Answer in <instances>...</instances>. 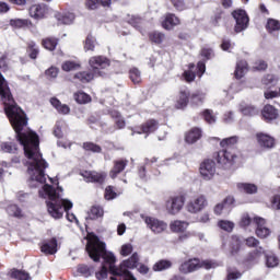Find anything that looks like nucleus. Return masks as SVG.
I'll list each match as a JSON object with an SVG mask.
<instances>
[{
  "instance_id": "obj_32",
  "label": "nucleus",
  "mask_w": 280,
  "mask_h": 280,
  "mask_svg": "<svg viewBox=\"0 0 280 280\" xmlns=\"http://www.w3.org/2000/svg\"><path fill=\"white\" fill-rule=\"evenodd\" d=\"M110 117L115 119V126L118 130L126 128V120L121 117V114L119 112L112 110Z\"/></svg>"
},
{
  "instance_id": "obj_62",
  "label": "nucleus",
  "mask_w": 280,
  "mask_h": 280,
  "mask_svg": "<svg viewBox=\"0 0 280 280\" xmlns=\"http://www.w3.org/2000/svg\"><path fill=\"white\" fill-rule=\"evenodd\" d=\"M271 207L272 209H276L277 211L280 210V195L273 196L271 200Z\"/></svg>"
},
{
  "instance_id": "obj_36",
  "label": "nucleus",
  "mask_w": 280,
  "mask_h": 280,
  "mask_svg": "<svg viewBox=\"0 0 280 280\" xmlns=\"http://www.w3.org/2000/svg\"><path fill=\"white\" fill-rule=\"evenodd\" d=\"M11 279H19V280H30L32 277H30V273L23 270L13 269L11 271Z\"/></svg>"
},
{
  "instance_id": "obj_31",
  "label": "nucleus",
  "mask_w": 280,
  "mask_h": 280,
  "mask_svg": "<svg viewBox=\"0 0 280 280\" xmlns=\"http://www.w3.org/2000/svg\"><path fill=\"white\" fill-rule=\"evenodd\" d=\"M57 21H59L60 25H71L75 19L73 13H65V14H56Z\"/></svg>"
},
{
  "instance_id": "obj_14",
  "label": "nucleus",
  "mask_w": 280,
  "mask_h": 280,
  "mask_svg": "<svg viewBox=\"0 0 280 280\" xmlns=\"http://www.w3.org/2000/svg\"><path fill=\"white\" fill-rule=\"evenodd\" d=\"M253 222H255L257 229H256V235L258 237H268L270 235V229L266 228V220L264 218H254Z\"/></svg>"
},
{
  "instance_id": "obj_63",
  "label": "nucleus",
  "mask_w": 280,
  "mask_h": 280,
  "mask_svg": "<svg viewBox=\"0 0 280 280\" xmlns=\"http://www.w3.org/2000/svg\"><path fill=\"white\" fill-rule=\"evenodd\" d=\"M253 223V220L248 214H243L241 219V226H249Z\"/></svg>"
},
{
  "instance_id": "obj_34",
  "label": "nucleus",
  "mask_w": 280,
  "mask_h": 280,
  "mask_svg": "<svg viewBox=\"0 0 280 280\" xmlns=\"http://www.w3.org/2000/svg\"><path fill=\"white\" fill-rule=\"evenodd\" d=\"M42 45L43 47H45V49H48V51H54V49H56V47L58 46V39L54 37H48L43 39Z\"/></svg>"
},
{
  "instance_id": "obj_25",
  "label": "nucleus",
  "mask_w": 280,
  "mask_h": 280,
  "mask_svg": "<svg viewBox=\"0 0 280 280\" xmlns=\"http://www.w3.org/2000/svg\"><path fill=\"white\" fill-rule=\"evenodd\" d=\"M50 104L60 115H69V113H71V108H69L67 104H62L60 100L56 97L50 98Z\"/></svg>"
},
{
  "instance_id": "obj_16",
  "label": "nucleus",
  "mask_w": 280,
  "mask_h": 280,
  "mask_svg": "<svg viewBox=\"0 0 280 280\" xmlns=\"http://www.w3.org/2000/svg\"><path fill=\"white\" fill-rule=\"evenodd\" d=\"M158 128L159 121H156L155 119H150L141 126L142 131H132L131 135L135 136V132H137V135H142L143 132L144 135L149 136L151 132H155Z\"/></svg>"
},
{
  "instance_id": "obj_7",
  "label": "nucleus",
  "mask_w": 280,
  "mask_h": 280,
  "mask_svg": "<svg viewBox=\"0 0 280 280\" xmlns=\"http://www.w3.org/2000/svg\"><path fill=\"white\" fill-rule=\"evenodd\" d=\"M142 220L147 224L148 229L152 231L155 235H160V233H164L167 231V223L165 221H161L154 217H145L142 215Z\"/></svg>"
},
{
  "instance_id": "obj_38",
  "label": "nucleus",
  "mask_w": 280,
  "mask_h": 280,
  "mask_svg": "<svg viewBox=\"0 0 280 280\" xmlns=\"http://www.w3.org/2000/svg\"><path fill=\"white\" fill-rule=\"evenodd\" d=\"M1 150L7 152L8 154H16L19 148L16 147V143H14V142H2Z\"/></svg>"
},
{
  "instance_id": "obj_53",
  "label": "nucleus",
  "mask_w": 280,
  "mask_h": 280,
  "mask_svg": "<svg viewBox=\"0 0 280 280\" xmlns=\"http://www.w3.org/2000/svg\"><path fill=\"white\" fill-rule=\"evenodd\" d=\"M28 21L27 20H21V19H14L10 21L11 27H16L18 30H21V27L27 26Z\"/></svg>"
},
{
  "instance_id": "obj_1",
  "label": "nucleus",
  "mask_w": 280,
  "mask_h": 280,
  "mask_svg": "<svg viewBox=\"0 0 280 280\" xmlns=\"http://www.w3.org/2000/svg\"><path fill=\"white\" fill-rule=\"evenodd\" d=\"M23 145L24 154L26 158L27 173H28V186L32 189L40 187L38 194L39 198H45L47 205V211L54 220H60L65 212H67V220L69 222H78L75 214L69 213L70 209H73V202L68 199H62V187L58 186L57 189L54 186L47 184V175L45 170L49 167L47 161L43 159L40 154V141L37 133H33L30 138L20 142Z\"/></svg>"
},
{
  "instance_id": "obj_20",
  "label": "nucleus",
  "mask_w": 280,
  "mask_h": 280,
  "mask_svg": "<svg viewBox=\"0 0 280 280\" xmlns=\"http://www.w3.org/2000/svg\"><path fill=\"white\" fill-rule=\"evenodd\" d=\"M188 228L189 222L187 221L175 220L171 221L170 223V229L172 233H185V231H187Z\"/></svg>"
},
{
  "instance_id": "obj_35",
  "label": "nucleus",
  "mask_w": 280,
  "mask_h": 280,
  "mask_svg": "<svg viewBox=\"0 0 280 280\" xmlns=\"http://www.w3.org/2000/svg\"><path fill=\"white\" fill-rule=\"evenodd\" d=\"M149 38L151 40V43H154L155 45H161V43H163V40H165V34L155 31V32H151L149 34Z\"/></svg>"
},
{
  "instance_id": "obj_48",
  "label": "nucleus",
  "mask_w": 280,
  "mask_h": 280,
  "mask_svg": "<svg viewBox=\"0 0 280 280\" xmlns=\"http://www.w3.org/2000/svg\"><path fill=\"white\" fill-rule=\"evenodd\" d=\"M190 102L195 105V106H200V104H202L205 102V94H200V93H192L190 95Z\"/></svg>"
},
{
  "instance_id": "obj_40",
  "label": "nucleus",
  "mask_w": 280,
  "mask_h": 280,
  "mask_svg": "<svg viewBox=\"0 0 280 280\" xmlns=\"http://www.w3.org/2000/svg\"><path fill=\"white\" fill-rule=\"evenodd\" d=\"M27 45H28L27 52H28L30 58H32V60H36V58H38V54H39L38 46L34 42H28Z\"/></svg>"
},
{
  "instance_id": "obj_8",
  "label": "nucleus",
  "mask_w": 280,
  "mask_h": 280,
  "mask_svg": "<svg viewBox=\"0 0 280 280\" xmlns=\"http://www.w3.org/2000/svg\"><path fill=\"white\" fill-rule=\"evenodd\" d=\"M207 205H209L207 197H205V195H199L187 202L186 210L188 213H200Z\"/></svg>"
},
{
  "instance_id": "obj_19",
  "label": "nucleus",
  "mask_w": 280,
  "mask_h": 280,
  "mask_svg": "<svg viewBox=\"0 0 280 280\" xmlns=\"http://www.w3.org/2000/svg\"><path fill=\"white\" fill-rule=\"evenodd\" d=\"M40 250L45 255H56V253H58V240L51 238L50 241L44 243Z\"/></svg>"
},
{
  "instance_id": "obj_22",
  "label": "nucleus",
  "mask_w": 280,
  "mask_h": 280,
  "mask_svg": "<svg viewBox=\"0 0 280 280\" xmlns=\"http://www.w3.org/2000/svg\"><path fill=\"white\" fill-rule=\"evenodd\" d=\"M230 255L235 257L240 253V248H242V240L237 235H233L230 238Z\"/></svg>"
},
{
  "instance_id": "obj_28",
  "label": "nucleus",
  "mask_w": 280,
  "mask_h": 280,
  "mask_svg": "<svg viewBox=\"0 0 280 280\" xmlns=\"http://www.w3.org/2000/svg\"><path fill=\"white\" fill-rule=\"evenodd\" d=\"M202 137L200 128H192L186 133V143H196Z\"/></svg>"
},
{
  "instance_id": "obj_46",
  "label": "nucleus",
  "mask_w": 280,
  "mask_h": 280,
  "mask_svg": "<svg viewBox=\"0 0 280 280\" xmlns=\"http://www.w3.org/2000/svg\"><path fill=\"white\" fill-rule=\"evenodd\" d=\"M63 71H78L80 69V63L75 61H65L62 63Z\"/></svg>"
},
{
  "instance_id": "obj_9",
  "label": "nucleus",
  "mask_w": 280,
  "mask_h": 280,
  "mask_svg": "<svg viewBox=\"0 0 280 280\" xmlns=\"http://www.w3.org/2000/svg\"><path fill=\"white\" fill-rule=\"evenodd\" d=\"M185 207V197L184 196H174L166 201V211L170 215H176L183 211Z\"/></svg>"
},
{
  "instance_id": "obj_26",
  "label": "nucleus",
  "mask_w": 280,
  "mask_h": 280,
  "mask_svg": "<svg viewBox=\"0 0 280 280\" xmlns=\"http://www.w3.org/2000/svg\"><path fill=\"white\" fill-rule=\"evenodd\" d=\"M126 165H128V161L127 160H119L114 162V167L112 168L109 176L110 178H117L118 174H121V172H124V170H126Z\"/></svg>"
},
{
  "instance_id": "obj_11",
  "label": "nucleus",
  "mask_w": 280,
  "mask_h": 280,
  "mask_svg": "<svg viewBox=\"0 0 280 280\" xmlns=\"http://www.w3.org/2000/svg\"><path fill=\"white\" fill-rule=\"evenodd\" d=\"M199 172L203 180H211L215 176V162L213 160L203 161L200 164Z\"/></svg>"
},
{
  "instance_id": "obj_52",
  "label": "nucleus",
  "mask_w": 280,
  "mask_h": 280,
  "mask_svg": "<svg viewBox=\"0 0 280 280\" xmlns=\"http://www.w3.org/2000/svg\"><path fill=\"white\" fill-rule=\"evenodd\" d=\"M278 82L277 77H275V74H267L264 79H262V84H265L266 86H275Z\"/></svg>"
},
{
  "instance_id": "obj_21",
  "label": "nucleus",
  "mask_w": 280,
  "mask_h": 280,
  "mask_svg": "<svg viewBox=\"0 0 280 280\" xmlns=\"http://www.w3.org/2000/svg\"><path fill=\"white\" fill-rule=\"evenodd\" d=\"M261 115L265 121H272L273 119H277V117H279V113L272 105H266L262 109Z\"/></svg>"
},
{
  "instance_id": "obj_15",
  "label": "nucleus",
  "mask_w": 280,
  "mask_h": 280,
  "mask_svg": "<svg viewBox=\"0 0 280 280\" xmlns=\"http://www.w3.org/2000/svg\"><path fill=\"white\" fill-rule=\"evenodd\" d=\"M256 139L260 148H266L267 150L275 148V139L270 135L257 133Z\"/></svg>"
},
{
  "instance_id": "obj_55",
  "label": "nucleus",
  "mask_w": 280,
  "mask_h": 280,
  "mask_svg": "<svg viewBox=\"0 0 280 280\" xmlns=\"http://www.w3.org/2000/svg\"><path fill=\"white\" fill-rule=\"evenodd\" d=\"M132 250H133L132 244L130 243L125 244L121 246L120 255L122 257H128V255H132Z\"/></svg>"
},
{
  "instance_id": "obj_60",
  "label": "nucleus",
  "mask_w": 280,
  "mask_h": 280,
  "mask_svg": "<svg viewBox=\"0 0 280 280\" xmlns=\"http://www.w3.org/2000/svg\"><path fill=\"white\" fill-rule=\"evenodd\" d=\"M201 56L206 60H211V58H213V50L211 48H202Z\"/></svg>"
},
{
  "instance_id": "obj_2",
  "label": "nucleus",
  "mask_w": 280,
  "mask_h": 280,
  "mask_svg": "<svg viewBox=\"0 0 280 280\" xmlns=\"http://www.w3.org/2000/svg\"><path fill=\"white\" fill-rule=\"evenodd\" d=\"M86 253L90 259L93 261H100V258L104 259L105 264H108V270L114 277H124L125 280H137L130 270H135L139 266V254L135 252L130 258L115 266L117 258L115 254L106 250V244L97 236H93L88 241Z\"/></svg>"
},
{
  "instance_id": "obj_45",
  "label": "nucleus",
  "mask_w": 280,
  "mask_h": 280,
  "mask_svg": "<svg viewBox=\"0 0 280 280\" xmlns=\"http://www.w3.org/2000/svg\"><path fill=\"white\" fill-rule=\"evenodd\" d=\"M78 272L82 275V277L89 278L93 275V267H89L86 265H80L78 267Z\"/></svg>"
},
{
  "instance_id": "obj_50",
  "label": "nucleus",
  "mask_w": 280,
  "mask_h": 280,
  "mask_svg": "<svg viewBox=\"0 0 280 280\" xmlns=\"http://www.w3.org/2000/svg\"><path fill=\"white\" fill-rule=\"evenodd\" d=\"M83 150H86L88 152H102V147L93 143V142H84L83 143Z\"/></svg>"
},
{
  "instance_id": "obj_4",
  "label": "nucleus",
  "mask_w": 280,
  "mask_h": 280,
  "mask_svg": "<svg viewBox=\"0 0 280 280\" xmlns=\"http://www.w3.org/2000/svg\"><path fill=\"white\" fill-rule=\"evenodd\" d=\"M236 143L237 137L235 136L225 138L220 142L223 150L218 153L217 162L219 165H221V167H224V170H229V167H231L237 159V154H235Z\"/></svg>"
},
{
  "instance_id": "obj_37",
  "label": "nucleus",
  "mask_w": 280,
  "mask_h": 280,
  "mask_svg": "<svg viewBox=\"0 0 280 280\" xmlns=\"http://www.w3.org/2000/svg\"><path fill=\"white\" fill-rule=\"evenodd\" d=\"M129 78L132 83L141 84V71L139 70V68H131L129 70Z\"/></svg>"
},
{
  "instance_id": "obj_10",
  "label": "nucleus",
  "mask_w": 280,
  "mask_h": 280,
  "mask_svg": "<svg viewBox=\"0 0 280 280\" xmlns=\"http://www.w3.org/2000/svg\"><path fill=\"white\" fill-rule=\"evenodd\" d=\"M233 19L236 21L234 32L236 34H240V32H244V30L248 28V14H246V11L240 9L234 12H232Z\"/></svg>"
},
{
  "instance_id": "obj_13",
  "label": "nucleus",
  "mask_w": 280,
  "mask_h": 280,
  "mask_svg": "<svg viewBox=\"0 0 280 280\" xmlns=\"http://www.w3.org/2000/svg\"><path fill=\"white\" fill-rule=\"evenodd\" d=\"M82 176L88 183H100L102 185L106 180V173H97L95 171H85Z\"/></svg>"
},
{
  "instance_id": "obj_29",
  "label": "nucleus",
  "mask_w": 280,
  "mask_h": 280,
  "mask_svg": "<svg viewBox=\"0 0 280 280\" xmlns=\"http://www.w3.org/2000/svg\"><path fill=\"white\" fill-rule=\"evenodd\" d=\"M248 72V63L244 60H241L236 63V69H235V78L237 80H241V78H244L246 73Z\"/></svg>"
},
{
  "instance_id": "obj_54",
  "label": "nucleus",
  "mask_w": 280,
  "mask_h": 280,
  "mask_svg": "<svg viewBox=\"0 0 280 280\" xmlns=\"http://www.w3.org/2000/svg\"><path fill=\"white\" fill-rule=\"evenodd\" d=\"M203 118L207 124H215V116L213 115V110L206 109L203 112Z\"/></svg>"
},
{
  "instance_id": "obj_6",
  "label": "nucleus",
  "mask_w": 280,
  "mask_h": 280,
  "mask_svg": "<svg viewBox=\"0 0 280 280\" xmlns=\"http://www.w3.org/2000/svg\"><path fill=\"white\" fill-rule=\"evenodd\" d=\"M200 268L211 270V268H218V264L214 260H205L200 262V259L191 258L182 262L178 270L182 275H191V272H196V270H200Z\"/></svg>"
},
{
  "instance_id": "obj_44",
  "label": "nucleus",
  "mask_w": 280,
  "mask_h": 280,
  "mask_svg": "<svg viewBox=\"0 0 280 280\" xmlns=\"http://www.w3.org/2000/svg\"><path fill=\"white\" fill-rule=\"evenodd\" d=\"M94 49H95V38L93 37V35L89 34L84 43V50L94 51Z\"/></svg>"
},
{
  "instance_id": "obj_23",
  "label": "nucleus",
  "mask_w": 280,
  "mask_h": 280,
  "mask_svg": "<svg viewBox=\"0 0 280 280\" xmlns=\"http://www.w3.org/2000/svg\"><path fill=\"white\" fill-rule=\"evenodd\" d=\"M100 218H104V208L100 206H93L88 212L85 220L89 222V220H100Z\"/></svg>"
},
{
  "instance_id": "obj_43",
  "label": "nucleus",
  "mask_w": 280,
  "mask_h": 280,
  "mask_svg": "<svg viewBox=\"0 0 280 280\" xmlns=\"http://www.w3.org/2000/svg\"><path fill=\"white\" fill-rule=\"evenodd\" d=\"M218 226L222 229V231H226L228 233H231L233 229H235V223L232 221L221 220L218 222Z\"/></svg>"
},
{
  "instance_id": "obj_47",
  "label": "nucleus",
  "mask_w": 280,
  "mask_h": 280,
  "mask_svg": "<svg viewBox=\"0 0 280 280\" xmlns=\"http://www.w3.org/2000/svg\"><path fill=\"white\" fill-rule=\"evenodd\" d=\"M129 25H132L136 30H141V23H143V20L140 16L131 15L128 19Z\"/></svg>"
},
{
  "instance_id": "obj_51",
  "label": "nucleus",
  "mask_w": 280,
  "mask_h": 280,
  "mask_svg": "<svg viewBox=\"0 0 280 280\" xmlns=\"http://www.w3.org/2000/svg\"><path fill=\"white\" fill-rule=\"evenodd\" d=\"M267 30L268 32H279L280 22L277 20L269 19L267 22Z\"/></svg>"
},
{
  "instance_id": "obj_42",
  "label": "nucleus",
  "mask_w": 280,
  "mask_h": 280,
  "mask_svg": "<svg viewBox=\"0 0 280 280\" xmlns=\"http://www.w3.org/2000/svg\"><path fill=\"white\" fill-rule=\"evenodd\" d=\"M106 265L108 266V262L104 260L101 270L95 273L97 280H104L108 278V267H106Z\"/></svg>"
},
{
  "instance_id": "obj_64",
  "label": "nucleus",
  "mask_w": 280,
  "mask_h": 280,
  "mask_svg": "<svg viewBox=\"0 0 280 280\" xmlns=\"http://www.w3.org/2000/svg\"><path fill=\"white\" fill-rule=\"evenodd\" d=\"M242 277V272L240 271H229L228 280H237Z\"/></svg>"
},
{
  "instance_id": "obj_12",
  "label": "nucleus",
  "mask_w": 280,
  "mask_h": 280,
  "mask_svg": "<svg viewBox=\"0 0 280 280\" xmlns=\"http://www.w3.org/2000/svg\"><path fill=\"white\" fill-rule=\"evenodd\" d=\"M235 199L231 196L226 197L222 202L214 206L215 215H222V213H231Z\"/></svg>"
},
{
  "instance_id": "obj_41",
  "label": "nucleus",
  "mask_w": 280,
  "mask_h": 280,
  "mask_svg": "<svg viewBox=\"0 0 280 280\" xmlns=\"http://www.w3.org/2000/svg\"><path fill=\"white\" fill-rule=\"evenodd\" d=\"M267 268H277L279 266V258L275 254H266Z\"/></svg>"
},
{
  "instance_id": "obj_59",
  "label": "nucleus",
  "mask_w": 280,
  "mask_h": 280,
  "mask_svg": "<svg viewBox=\"0 0 280 280\" xmlns=\"http://www.w3.org/2000/svg\"><path fill=\"white\" fill-rule=\"evenodd\" d=\"M245 242L249 248H255L256 246H259V241L253 236L246 238Z\"/></svg>"
},
{
  "instance_id": "obj_17",
  "label": "nucleus",
  "mask_w": 280,
  "mask_h": 280,
  "mask_svg": "<svg viewBox=\"0 0 280 280\" xmlns=\"http://www.w3.org/2000/svg\"><path fill=\"white\" fill-rule=\"evenodd\" d=\"M176 25H180V19H178L174 13H167L162 22L164 30H174Z\"/></svg>"
},
{
  "instance_id": "obj_27",
  "label": "nucleus",
  "mask_w": 280,
  "mask_h": 280,
  "mask_svg": "<svg viewBox=\"0 0 280 280\" xmlns=\"http://www.w3.org/2000/svg\"><path fill=\"white\" fill-rule=\"evenodd\" d=\"M189 104V90L183 89L179 91V95L176 103V108H185Z\"/></svg>"
},
{
  "instance_id": "obj_24",
  "label": "nucleus",
  "mask_w": 280,
  "mask_h": 280,
  "mask_svg": "<svg viewBox=\"0 0 280 280\" xmlns=\"http://www.w3.org/2000/svg\"><path fill=\"white\" fill-rule=\"evenodd\" d=\"M238 110L247 117H255V115H259V108L246 103H241Z\"/></svg>"
},
{
  "instance_id": "obj_56",
  "label": "nucleus",
  "mask_w": 280,
  "mask_h": 280,
  "mask_svg": "<svg viewBox=\"0 0 280 280\" xmlns=\"http://www.w3.org/2000/svg\"><path fill=\"white\" fill-rule=\"evenodd\" d=\"M177 12H183V10H187V5L185 4V0H171Z\"/></svg>"
},
{
  "instance_id": "obj_57",
  "label": "nucleus",
  "mask_w": 280,
  "mask_h": 280,
  "mask_svg": "<svg viewBox=\"0 0 280 280\" xmlns=\"http://www.w3.org/2000/svg\"><path fill=\"white\" fill-rule=\"evenodd\" d=\"M115 198H117V192H115V190H113L112 186L106 187L105 199L106 200H115Z\"/></svg>"
},
{
  "instance_id": "obj_18",
  "label": "nucleus",
  "mask_w": 280,
  "mask_h": 280,
  "mask_svg": "<svg viewBox=\"0 0 280 280\" xmlns=\"http://www.w3.org/2000/svg\"><path fill=\"white\" fill-rule=\"evenodd\" d=\"M45 14H47V5L45 4H33L30 8V16L32 19H44Z\"/></svg>"
},
{
  "instance_id": "obj_61",
  "label": "nucleus",
  "mask_w": 280,
  "mask_h": 280,
  "mask_svg": "<svg viewBox=\"0 0 280 280\" xmlns=\"http://www.w3.org/2000/svg\"><path fill=\"white\" fill-rule=\"evenodd\" d=\"M184 79L186 82H194V80H196V73L191 70H187L184 72Z\"/></svg>"
},
{
  "instance_id": "obj_58",
  "label": "nucleus",
  "mask_w": 280,
  "mask_h": 280,
  "mask_svg": "<svg viewBox=\"0 0 280 280\" xmlns=\"http://www.w3.org/2000/svg\"><path fill=\"white\" fill-rule=\"evenodd\" d=\"M45 74L47 78L50 80H55V78H58V68L56 67H50L49 69L46 70Z\"/></svg>"
},
{
  "instance_id": "obj_39",
  "label": "nucleus",
  "mask_w": 280,
  "mask_h": 280,
  "mask_svg": "<svg viewBox=\"0 0 280 280\" xmlns=\"http://www.w3.org/2000/svg\"><path fill=\"white\" fill-rule=\"evenodd\" d=\"M74 100L78 104H89L91 96L84 92L74 93Z\"/></svg>"
},
{
  "instance_id": "obj_33",
  "label": "nucleus",
  "mask_w": 280,
  "mask_h": 280,
  "mask_svg": "<svg viewBox=\"0 0 280 280\" xmlns=\"http://www.w3.org/2000/svg\"><path fill=\"white\" fill-rule=\"evenodd\" d=\"M172 268V261L170 260H160L153 265L154 272H162V270H167Z\"/></svg>"
},
{
  "instance_id": "obj_3",
  "label": "nucleus",
  "mask_w": 280,
  "mask_h": 280,
  "mask_svg": "<svg viewBox=\"0 0 280 280\" xmlns=\"http://www.w3.org/2000/svg\"><path fill=\"white\" fill-rule=\"evenodd\" d=\"M0 97L2 103L4 104V113L9 118V121L15 131V137L20 143H23L26 139H30L34 132L27 128V115L25 112L18 106L12 97V93L10 92V88H8V83L5 79L0 73Z\"/></svg>"
},
{
  "instance_id": "obj_30",
  "label": "nucleus",
  "mask_w": 280,
  "mask_h": 280,
  "mask_svg": "<svg viewBox=\"0 0 280 280\" xmlns=\"http://www.w3.org/2000/svg\"><path fill=\"white\" fill-rule=\"evenodd\" d=\"M237 189L242 191V194H257V185L255 184H248V183H238Z\"/></svg>"
},
{
  "instance_id": "obj_5",
  "label": "nucleus",
  "mask_w": 280,
  "mask_h": 280,
  "mask_svg": "<svg viewBox=\"0 0 280 280\" xmlns=\"http://www.w3.org/2000/svg\"><path fill=\"white\" fill-rule=\"evenodd\" d=\"M90 66L93 72H78L74 75V78L77 80H80V82H83V83L91 82L93 78H103L104 71H102V69H106L107 67H110V62L106 57L97 56V57H92L90 59Z\"/></svg>"
},
{
  "instance_id": "obj_49",
  "label": "nucleus",
  "mask_w": 280,
  "mask_h": 280,
  "mask_svg": "<svg viewBox=\"0 0 280 280\" xmlns=\"http://www.w3.org/2000/svg\"><path fill=\"white\" fill-rule=\"evenodd\" d=\"M7 213L13 215V218H21V208L16 205H10L7 208Z\"/></svg>"
}]
</instances>
